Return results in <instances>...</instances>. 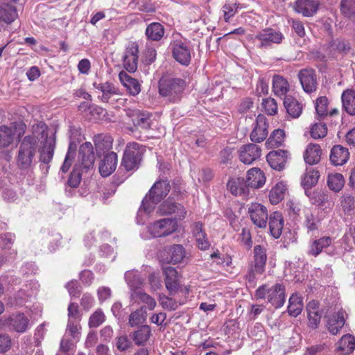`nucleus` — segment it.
<instances>
[{"mask_svg":"<svg viewBox=\"0 0 355 355\" xmlns=\"http://www.w3.org/2000/svg\"><path fill=\"white\" fill-rule=\"evenodd\" d=\"M170 184L167 180L157 181L152 187L143 200L138 210L137 222L144 224L155 209V205L159 202L170 191Z\"/></svg>","mask_w":355,"mask_h":355,"instance_id":"nucleus-1","label":"nucleus"},{"mask_svg":"<svg viewBox=\"0 0 355 355\" xmlns=\"http://www.w3.org/2000/svg\"><path fill=\"white\" fill-rule=\"evenodd\" d=\"M20 284L19 278L13 275H7L0 279V294L6 289L7 291L12 293L15 291L8 298V302L12 306L21 305L24 303L27 298L33 295L36 293L37 284L33 283V286L31 287V284H25L22 288L15 291V286Z\"/></svg>","mask_w":355,"mask_h":355,"instance_id":"nucleus-2","label":"nucleus"},{"mask_svg":"<svg viewBox=\"0 0 355 355\" xmlns=\"http://www.w3.org/2000/svg\"><path fill=\"white\" fill-rule=\"evenodd\" d=\"M95 161L94 148L90 142L83 144L79 148L78 159L74 165L73 171L68 180V184L72 188H76L81 181L80 171H87L93 168Z\"/></svg>","mask_w":355,"mask_h":355,"instance_id":"nucleus-3","label":"nucleus"},{"mask_svg":"<svg viewBox=\"0 0 355 355\" xmlns=\"http://www.w3.org/2000/svg\"><path fill=\"white\" fill-rule=\"evenodd\" d=\"M187 83L180 78H162L159 82V93L166 101L176 103L181 101Z\"/></svg>","mask_w":355,"mask_h":355,"instance_id":"nucleus-4","label":"nucleus"},{"mask_svg":"<svg viewBox=\"0 0 355 355\" xmlns=\"http://www.w3.org/2000/svg\"><path fill=\"white\" fill-rule=\"evenodd\" d=\"M38 140V135L37 131H35L33 135L25 137L21 142L16 157L17 164L19 168L29 169L32 166Z\"/></svg>","mask_w":355,"mask_h":355,"instance_id":"nucleus-5","label":"nucleus"},{"mask_svg":"<svg viewBox=\"0 0 355 355\" xmlns=\"http://www.w3.org/2000/svg\"><path fill=\"white\" fill-rule=\"evenodd\" d=\"M178 227L175 220L163 218L146 226L141 232V236L146 240L153 238L166 237L175 232Z\"/></svg>","mask_w":355,"mask_h":355,"instance_id":"nucleus-6","label":"nucleus"},{"mask_svg":"<svg viewBox=\"0 0 355 355\" xmlns=\"http://www.w3.org/2000/svg\"><path fill=\"white\" fill-rule=\"evenodd\" d=\"M257 299H267L275 308L282 307L286 300L285 287L282 284H275L272 286L263 284L255 291Z\"/></svg>","mask_w":355,"mask_h":355,"instance_id":"nucleus-7","label":"nucleus"},{"mask_svg":"<svg viewBox=\"0 0 355 355\" xmlns=\"http://www.w3.org/2000/svg\"><path fill=\"white\" fill-rule=\"evenodd\" d=\"M284 39L283 34L272 28H266L258 33L253 37L254 45L259 49H268L273 44L282 43Z\"/></svg>","mask_w":355,"mask_h":355,"instance_id":"nucleus-8","label":"nucleus"},{"mask_svg":"<svg viewBox=\"0 0 355 355\" xmlns=\"http://www.w3.org/2000/svg\"><path fill=\"white\" fill-rule=\"evenodd\" d=\"M37 128L41 135L42 138H45L44 144L40 151V161L43 163H49L54 154V148L55 146V135L48 137L47 127L44 123L37 125Z\"/></svg>","mask_w":355,"mask_h":355,"instance_id":"nucleus-9","label":"nucleus"},{"mask_svg":"<svg viewBox=\"0 0 355 355\" xmlns=\"http://www.w3.org/2000/svg\"><path fill=\"white\" fill-rule=\"evenodd\" d=\"M160 215H175V220H182L185 218L187 211L180 204L174 201L172 196L164 201L159 207L157 211Z\"/></svg>","mask_w":355,"mask_h":355,"instance_id":"nucleus-10","label":"nucleus"},{"mask_svg":"<svg viewBox=\"0 0 355 355\" xmlns=\"http://www.w3.org/2000/svg\"><path fill=\"white\" fill-rule=\"evenodd\" d=\"M248 213L253 224L259 227H266L268 214L265 206L259 203H252L248 208Z\"/></svg>","mask_w":355,"mask_h":355,"instance_id":"nucleus-11","label":"nucleus"},{"mask_svg":"<svg viewBox=\"0 0 355 355\" xmlns=\"http://www.w3.org/2000/svg\"><path fill=\"white\" fill-rule=\"evenodd\" d=\"M239 157L243 163L251 164L261 156V148L254 144L242 145L238 150Z\"/></svg>","mask_w":355,"mask_h":355,"instance_id":"nucleus-12","label":"nucleus"},{"mask_svg":"<svg viewBox=\"0 0 355 355\" xmlns=\"http://www.w3.org/2000/svg\"><path fill=\"white\" fill-rule=\"evenodd\" d=\"M174 59L182 65H188L191 61V49L185 42L175 40L171 44Z\"/></svg>","mask_w":355,"mask_h":355,"instance_id":"nucleus-13","label":"nucleus"},{"mask_svg":"<svg viewBox=\"0 0 355 355\" xmlns=\"http://www.w3.org/2000/svg\"><path fill=\"white\" fill-rule=\"evenodd\" d=\"M139 46L136 42H131L127 46L123 56V67L129 72L133 73L137 69Z\"/></svg>","mask_w":355,"mask_h":355,"instance_id":"nucleus-14","label":"nucleus"},{"mask_svg":"<svg viewBox=\"0 0 355 355\" xmlns=\"http://www.w3.org/2000/svg\"><path fill=\"white\" fill-rule=\"evenodd\" d=\"M6 325L17 333L26 332L30 327V320L22 313L12 314L6 320Z\"/></svg>","mask_w":355,"mask_h":355,"instance_id":"nucleus-15","label":"nucleus"},{"mask_svg":"<svg viewBox=\"0 0 355 355\" xmlns=\"http://www.w3.org/2000/svg\"><path fill=\"white\" fill-rule=\"evenodd\" d=\"M268 123L263 114H259L256 118L253 129L250 134V139L253 142H261L268 136Z\"/></svg>","mask_w":355,"mask_h":355,"instance_id":"nucleus-16","label":"nucleus"},{"mask_svg":"<svg viewBox=\"0 0 355 355\" xmlns=\"http://www.w3.org/2000/svg\"><path fill=\"white\" fill-rule=\"evenodd\" d=\"M125 111L126 115L131 119L135 126L142 129L150 128L151 115L149 113L130 108L125 109Z\"/></svg>","mask_w":355,"mask_h":355,"instance_id":"nucleus-17","label":"nucleus"},{"mask_svg":"<svg viewBox=\"0 0 355 355\" xmlns=\"http://www.w3.org/2000/svg\"><path fill=\"white\" fill-rule=\"evenodd\" d=\"M269 165L275 170L284 168L288 159V152L283 150L270 151L266 156Z\"/></svg>","mask_w":355,"mask_h":355,"instance_id":"nucleus-18","label":"nucleus"},{"mask_svg":"<svg viewBox=\"0 0 355 355\" xmlns=\"http://www.w3.org/2000/svg\"><path fill=\"white\" fill-rule=\"evenodd\" d=\"M318 3L314 0H297L293 5V10L304 17H310L316 13Z\"/></svg>","mask_w":355,"mask_h":355,"instance_id":"nucleus-19","label":"nucleus"},{"mask_svg":"<svg viewBox=\"0 0 355 355\" xmlns=\"http://www.w3.org/2000/svg\"><path fill=\"white\" fill-rule=\"evenodd\" d=\"M299 78L304 90L307 93L315 91L317 80L315 71L312 69H302L299 73Z\"/></svg>","mask_w":355,"mask_h":355,"instance_id":"nucleus-20","label":"nucleus"},{"mask_svg":"<svg viewBox=\"0 0 355 355\" xmlns=\"http://www.w3.org/2000/svg\"><path fill=\"white\" fill-rule=\"evenodd\" d=\"M117 155L114 152L107 153L103 157L99 165V172L103 177L110 175L117 166Z\"/></svg>","mask_w":355,"mask_h":355,"instance_id":"nucleus-21","label":"nucleus"},{"mask_svg":"<svg viewBox=\"0 0 355 355\" xmlns=\"http://www.w3.org/2000/svg\"><path fill=\"white\" fill-rule=\"evenodd\" d=\"M345 322V312L340 309L328 316L327 327L331 334L336 335L343 327Z\"/></svg>","mask_w":355,"mask_h":355,"instance_id":"nucleus-22","label":"nucleus"},{"mask_svg":"<svg viewBox=\"0 0 355 355\" xmlns=\"http://www.w3.org/2000/svg\"><path fill=\"white\" fill-rule=\"evenodd\" d=\"M125 280L130 289V294L135 291L138 292L142 290L144 285V278L141 277L137 270H129L125 273Z\"/></svg>","mask_w":355,"mask_h":355,"instance_id":"nucleus-23","label":"nucleus"},{"mask_svg":"<svg viewBox=\"0 0 355 355\" xmlns=\"http://www.w3.org/2000/svg\"><path fill=\"white\" fill-rule=\"evenodd\" d=\"M266 182V176L259 168H252L248 170L246 176V185L252 188H260Z\"/></svg>","mask_w":355,"mask_h":355,"instance_id":"nucleus-24","label":"nucleus"},{"mask_svg":"<svg viewBox=\"0 0 355 355\" xmlns=\"http://www.w3.org/2000/svg\"><path fill=\"white\" fill-rule=\"evenodd\" d=\"M267 255L266 250L260 245L254 248V266L252 272L261 274L265 269Z\"/></svg>","mask_w":355,"mask_h":355,"instance_id":"nucleus-25","label":"nucleus"},{"mask_svg":"<svg viewBox=\"0 0 355 355\" xmlns=\"http://www.w3.org/2000/svg\"><path fill=\"white\" fill-rule=\"evenodd\" d=\"M284 221L282 213L274 211L269 217V228L271 235L278 239L282 233Z\"/></svg>","mask_w":355,"mask_h":355,"instance_id":"nucleus-26","label":"nucleus"},{"mask_svg":"<svg viewBox=\"0 0 355 355\" xmlns=\"http://www.w3.org/2000/svg\"><path fill=\"white\" fill-rule=\"evenodd\" d=\"M349 153L347 148L340 145L334 146L330 154V161L335 166H341L349 159Z\"/></svg>","mask_w":355,"mask_h":355,"instance_id":"nucleus-27","label":"nucleus"},{"mask_svg":"<svg viewBox=\"0 0 355 355\" xmlns=\"http://www.w3.org/2000/svg\"><path fill=\"white\" fill-rule=\"evenodd\" d=\"M334 239L327 236L313 240L309 245V254L314 257L318 256L323 249L330 247Z\"/></svg>","mask_w":355,"mask_h":355,"instance_id":"nucleus-28","label":"nucleus"},{"mask_svg":"<svg viewBox=\"0 0 355 355\" xmlns=\"http://www.w3.org/2000/svg\"><path fill=\"white\" fill-rule=\"evenodd\" d=\"M119 78L122 85L129 91L131 95L136 96L141 92V85L139 81L132 78L127 73L121 71Z\"/></svg>","mask_w":355,"mask_h":355,"instance_id":"nucleus-29","label":"nucleus"},{"mask_svg":"<svg viewBox=\"0 0 355 355\" xmlns=\"http://www.w3.org/2000/svg\"><path fill=\"white\" fill-rule=\"evenodd\" d=\"M227 189L234 196H245L248 193V188L243 178H231L227 183Z\"/></svg>","mask_w":355,"mask_h":355,"instance_id":"nucleus-30","label":"nucleus"},{"mask_svg":"<svg viewBox=\"0 0 355 355\" xmlns=\"http://www.w3.org/2000/svg\"><path fill=\"white\" fill-rule=\"evenodd\" d=\"M93 86L96 89L102 93V96H99V98L104 103H107L109 99L114 95L117 94L118 92V89L108 82H94Z\"/></svg>","mask_w":355,"mask_h":355,"instance_id":"nucleus-31","label":"nucleus"},{"mask_svg":"<svg viewBox=\"0 0 355 355\" xmlns=\"http://www.w3.org/2000/svg\"><path fill=\"white\" fill-rule=\"evenodd\" d=\"M165 284L171 294L175 293L178 287V276L177 270L173 267H166L164 270Z\"/></svg>","mask_w":355,"mask_h":355,"instance_id":"nucleus-32","label":"nucleus"},{"mask_svg":"<svg viewBox=\"0 0 355 355\" xmlns=\"http://www.w3.org/2000/svg\"><path fill=\"white\" fill-rule=\"evenodd\" d=\"M355 349V338L351 334H345L342 336L336 344V350L342 355H347Z\"/></svg>","mask_w":355,"mask_h":355,"instance_id":"nucleus-33","label":"nucleus"},{"mask_svg":"<svg viewBox=\"0 0 355 355\" xmlns=\"http://www.w3.org/2000/svg\"><path fill=\"white\" fill-rule=\"evenodd\" d=\"M321 153L322 151L319 145L309 144L304 154V161L310 165L316 164L320 160Z\"/></svg>","mask_w":355,"mask_h":355,"instance_id":"nucleus-34","label":"nucleus"},{"mask_svg":"<svg viewBox=\"0 0 355 355\" xmlns=\"http://www.w3.org/2000/svg\"><path fill=\"white\" fill-rule=\"evenodd\" d=\"M16 137V130L12 127L0 126V148L8 147Z\"/></svg>","mask_w":355,"mask_h":355,"instance_id":"nucleus-35","label":"nucleus"},{"mask_svg":"<svg viewBox=\"0 0 355 355\" xmlns=\"http://www.w3.org/2000/svg\"><path fill=\"white\" fill-rule=\"evenodd\" d=\"M94 141L98 155L104 153L112 147L113 139L110 135H98L94 137Z\"/></svg>","mask_w":355,"mask_h":355,"instance_id":"nucleus-36","label":"nucleus"},{"mask_svg":"<svg viewBox=\"0 0 355 355\" xmlns=\"http://www.w3.org/2000/svg\"><path fill=\"white\" fill-rule=\"evenodd\" d=\"M284 105L287 113L293 118H297L302 114V105L291 96H285Z\"/></svg>","mask_w":355,"mask_h":355,"instance_id":"nucleus-37","label":"nucleus"},{"mask_svg":"<svg viewBox=\"0 0 355 355\" xmlns=\"http://www.w3.org/2000/svg\"><path fill=\"white\" fill-rule=\"evenodd\" d=\"M17 12L13 6L8 3L0 4V21L10 24L17 18Z\"/></svg>","mask_w":355,"mask_h":355,"instance_id":"nucleus-38","label":"nucleus"},{"mask_svg":"<svg viewBox=\"0 0 355 355\" xmlns=\"http://www.w3.org/2000/svg\"><path fill=\"white\" fill-rule=\"evenodd\" d=\"M290 87L288 81L282 76L275 75L272 79V90L275 94L279 97L286 96Z\"/></svg>","mask_w":355,"mask_h":355,"instance_id":"nucleus-39","label":"nucleus"},{"mask_svg":"<svg viewBox=\"0 0 355 355\" xmlns=\"http://www.w3.org/2000/svg\"><path fill=\"white\" fill-rule=\"evenodd\" d=\"M342 103L343 109L350 115H355V91L347 89L343 92Z\"/></svg>","mask_w":355,"mask_h":355,"instance_id":"nucleus-40","label":"nucleus"},{"mask_svg":"<svg viewBox=\"0 0 355 355\" xmlns=\"http://www.w3.org/2000/svg\"><path fill=\"white\" fill-rule=\"evenodd\" d=\"M287 190V185L284 182H277L274 187L270 191L269 200L273 205L278 204L282 201Z\"/></svg>","mask_w":355,"mask_h":355,"instance_id":"nucleus-41","label":"nucleus"},{"mask_svg":"<svg viewBox=\"0 0 355 355\" xmlns=\"http://www.w3.org/2000/svg\"><path fill=\"white\" fill-rule=\"evenodd\" d=\"M145 34L148 40L159 41L164 36V28L160 23L153 22L147 26Z\"/></svg>","mask_w":355,"mask_h":355,"instance_id":"nucleus-42","label":"nucleus"},{"mask_svg":"<svg viewBox=\"0 0 355 355\" xmlns=\"http://www.w3.org/2000/svg\"><path fill=\"white\" fill-rule=\"evenodd\" d=\"M151 330L149 326L143 325L139 329L134 331L132 338L137 345H144L150 338Z\"/></svg>","mask_w":355,"mask_h":355,"instance_id":"nucleus-43","label":"nucleus"},{"mask_svg":"<svg viewBox=\"0 0 355 355\" xmlns=\"http://www.w3.org/2000/svg\"><path fill=\"white\" fill-rule=\"evenodd\" d=\"M130 298L135 302L145 304L146 306L150 310L154 309L157 304L155 299L142 290L138 292H132L130 295Z\"/></svg>","mask_w":355,"mask_h":355,"instance_id":"nucleus-44","label":"nucleus"},{"mask_svg":"<svg viewBox=\"0 0 355 355\" xmlns=\"http://www.w3.org/2000/svg\"><path fill=\"white\" fill-rule=\"evenodd\" d=\"M317 304L315 302H310L307 306L309 326L312 329H316L320 322L321 314L317 309Z\"/></svg>","mask_w":355,"mask_h":355,"instance_id":"nucleus-45","label":"nucleus"},{"mask_svg":"<svg viewBox=\"0 0 355 355\" xmlns=\"http://www.w3.org/2000/svg\"><path fill=\"white\" fill-rule=\"evenodd\" d=\"M320 173L318 171L312 168H306L305 173L302 179V185L305 189H309L314 187L319 179Z\"/></svg>","mask_w":355,"mask_h":355,"instance_id":"nucleus-46","label":"nucleus"},{"mask_svg":"<svg viewBox=\"0 0 355 355\" xmlns=\"http://www.w3.org/2000/svg\"><path fill=\"white\" fill-rule=\"evenodd\" d=\"M303 309L302 299L297 294H293L289 298L288 306V313L294 317L301 313Z\"/></svg>","mask_w":355,"mask_h":355,"instance_id":"nucleus-47","label":"nucleus"},{"mask_svg":"<svg viewBox=\"0 0 355 355\" xmlns=\"http://www.w3.org/2000/svg\"><path fill=\"white\" fill-rule=\"evenodd\" d=\"M345 184V179L342 174L335 173H330L327 177V185L329 188L334 191H340Z\"/></svg>","mask_w":355,"mask_h":355,"instance_id":"nucleus-48","label":"nucleus"},{"mask_svg":"<svg viewBox=\"0 0 355 355\" xmlns=\"http://www.w3.org/2000/svg\"><path fill=\"white\" fill-rule=\"evenodd\" d=\"M285 133L283 130H274L266 141L268 148H273L280 146L284 141Z\"/></svg>","mask_w":355,"mask_h":355,"instance_id":"nucleus-49","label":"nucleus"},{"mask_svg":"<svg viewBox=\"0 0 355 355\" xmlns=\"http://www.w3.org/2000/svg\"><path fill=\"white\" fill-rule=\"evenodd\" d=\"M170 261L176 264L183 261L185 257V251L182 245H173L169 250Z\"/></svg>","mask_w":355,"mask_h":355,"instance_id":"nucleus-50","label":"nucleus"},{"mask_svg":"<svg viewBox=\"0 0 355 355\" xmlns=\"http://www.w3.org/2000/svg\"><path fill=\"white\" fill-rule=\"evenodd\" d=\"M144 151L145 148L142 145L136 142H130L127 145L124 153H129V156L134 158L141 159Z\"/></svg>","mask_w":355,"mask_h":355,"instance_id":"nucleus-51","label":"nucleus"},{"mask_svg":"<svg viewBox=\"0 0 355 355\" xmlns=\"http://www.w3.org/2000/svg\"><path fill=\"white\" fill-rule=\"evenodd\" d=\"M146 320V311L141 307L132 312L129 316V324L131 327L137 326L144 322Z\"/></svg>","mask_w":355,"mask_h":355,"instance_id":"nucleus-52","label":"nucleus"},{"mask_svg":"<svg viewBox=\"0 0 355 355\" xmlns=\"http://www.w3.org/2000/svg\"><path fill=\"white\" fill-rule=\"evenodd\" d=\"M340 10L347 17H355V0H342Z\"/></svg>","mask_w":355,"mask_h":355,"instance_id":"nucleus-53","label":"nucleus"},{"mask_svg":"<svg viewBox=\"0 0 355 355\" xmlns=\"http://www.w3.org/2000/svg\"><path fill=\"white\" fill-rule=\"evenodd\" d=\"M238 4L234 2L227 1L222 8L223 17L225 22H228L230 19L234 16L238 10Z\"/></svg>","mask_w":355,"mask_h":355,"instance_id":"nucleus-54","label":"nucleus"},{"mask_svg":"<svg viewBox=\"0 0 355 355\" xmlns=\"http://www.w3.org/2000/svg\"><path fill=\"white\" fill-rule=\"evenodd\" d=\"M129 153H124L121 165L127 171H132L137 168L141 159L134 158L129 156Z\"/></svg>","mask_w":355,"mask_h":355,"instance_id":"nucleus-55","label":"nucleus"},{"mask_svg":"<svg viewBox=\"0 0 355 355\" xmlns=\"http://www.w3.org/2000/svg\"><path fill=\"white\" fill-rule=\"evenodd\" d=\"M310 133L313 139L323 138L327 133V128L324 123H316L311 127Z\"/></svg>","mask_w":355,"mask_h":355,"instance_id":"nucleus-56","label":"nucleus"},{"mask_svg":"<svg viewBox=\"0 0 355 355\" xmlns=\"http://www.w3.org/2000/svg\"><path fill=\"white\" fill-rule=\"evenodd\" d=\"M263 110L269 115H274L277 112V105L275 99L266 98L261 103Z\"/></svg>","mask_w":355,"mask_h":355,"instance_id":"nucleus-57","label":"nucleus"},{"mask_svg":"<svg viewBox=\"0 0 355 355\" xmlns=\"http://www.w3.org/2000/svg\"><path fill=\"white\" fill-rule=\"evenodd\" d=\"M238 241L248 250L250 249L252 245V240L250 230L247 228H243L241 233L239 234Z\"/></svg>","mask_w":355,"mask_h":355,"instance_id":"nucleus-58","label":"nucleus"},{"mask_svg":"<svg viewBox=\"0 0 355 355\" xmlns=\"http://www.w3.org/2000/svg\"><path fill=\"white\" fill-rule=\"evenodd\" d=\"M328 100L325 96L319 97L315 102V111L318 116H324L327 114Z\"/></svg>","mask_w":355,"mask_h":355,"instance_id":"nucleus-59","label":"nucleus"},{"mask_svg":"<svg viewBox=\"0 0 355 355\" xmlns=\"http://www.w3.org/2000/svg\"><path fill=\"white\" fill-rule=\"evenodd\" d=\"M105 315L101 310H96L89 318V327H98L105 321Z\"/></svg>","mask_w":355,"mask_h":355,"instance_id":"nucleus-60","label":"nucleus"},{"mask_svg":"<svg viewBox=\"0 0 355 355\" xmlns=\"http://www.w3.org/2000/svg\"><path fill=\"white\" fill-rule=\"evenodd\" d=\"M79 322L80 321H68L66 331L71 337L77 340H78L80 334V325Z\"/></svg>","mask_w":355,"mask_h":355,"instance_id":"nucleus-61","label":"nucleus"},{"mask_svg":"<svg viewBox=\"0 0 355 355\" xmlns=\"http://www.w3.org/2000/svg\"><path fill=\"white\" fill-rule=\"evenodd\" d=\"M340 203L345 212H349L355 209V200L351 196H343Z\"/></svg>","mask_w":355,"mask_h":355,"instance_id":"nucleus-62","label":"nucleus"},{"mask_svg":"<svg viewBox=\"0 0 355 355\" xmlns=\"http://www.w3.org/2000/svg\"><path fill=\"white\" fill-rule=\"evenodd\" d=\"M68 321H80V314L78 306L75 303H70L68 306Z\"/></svg>","mask_w":355,"mask_h":355,"instance_id":"nucleus-63","label":"nucleus"},{"mask_svg":"<svg viewBox=\"0 0 355 355\" xmlns=\"http://www.w3.org/2000/svg\"><path fill=\"white\" fill-rule=\"evenodd\" d=\"M131 345V341L126 336H121L116 339V347L121 352L127 350Z\"/></svg>","mask_w":355,"mask_h":355,"instance_id":"nucleus-64","label":"nucleus"}]
</instances>
